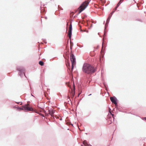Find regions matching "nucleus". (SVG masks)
<instances>
[{
    "label": "nucleus",
    "mask_w": 146,
    "mask_h": 146,
    "mask_svg": "<svg viewBox=\"0 0 146 146\" xmlns=\"http://www.w3.org/2000/svg\"><path fill=\"white\" fill-rule=\"evenodd\" d=\"M86 32L87 33H88V31H87Z\"/></svg>",
    "instance_id": "obj_36"
},
{
    "label": "nucleus",
    "mask_w": 146,
    "mask_h": 146,
    "mask_svg": "<svg viewBox=\"0 0 146 146\" xmlns=\"http://www.w3.org/2000/svg\"><path fill=\"white\" fill-rule=\"evenodd\" d=\"M82 143L84 145L82 144L81 146H92L91 145L88 144L86 140L82 142Z\"/></svg>",
    "instance_id": "obj_10"
},
{
    "label": "nucleus",
    "mask_w": 146,
    "mask_h": 146,
    "mask_svg": "<svg viewBox=\"0 0 146 146\" xmlns=\"http://www.w3.org/2000/svg\"><path fill=\"white\" fill-rule=\"evenodd\" d=\"M109 111H110V113L112 115V116L113 117L114 115L113 114H112V113H111V111H110L111 110V109H110V108L109 107Z\"/></svg>",
    "instance_id": "obj_20"
},
{
    "label": "nucleus",
    "mask_w": 146,
    "mask_h": 146,
    "mask_svg": "<svg viewBox=\"0 0 146 146\" xmlns=\"http://www.w3.org/2000/svg\"><path fill=\"white\" fill-rule=\"evenodd\" d=\"M73 84H74V90H75V85H74V83H73Z\"/></svg>",
    "instance_id": "obj_31"
},
{
    "label": "nucleus",
    "mask_w": 146,
    "mask_h": 146,
    "mask_svg": "<svg viewBox=\"0 0 146 146\" xmlns=\"http://www.w3.org/2000/svg\"><path fill=\"white\" fill-rule=\"evenodd\" d=\"M82 70L83 72L87 74H91L96 71V68H95L91 64L84 63L83 65Z\"/></svg>",
    "instance_id": "obj_1"
},
{
    "label": "nucleus",
    "mask_w": 146,
    "mask_h": 146,
    "mask_svg": "<svg viewBox=\"0 0 146 146\" xmlns=\"http://www.w3.org/2000/svg\"><path fill=\"white\" fill-rule=\"evenodd\" d=\"M29 105L28 104H27L23 106V110L25 112L29 111H34V110L32 107L28 106Z\"/></svg>",
    "instance_id": "obj_4"
},
{
    "label": "nucleus",
    "mask_w": 146,
    "mask_h": 146,
    "mask_svg": "<svg viewBox=\"0 0 146 146\" xmlns=\"http://www.w3.org/2000/svg\"><path fill=\"white\" fill-rule=\"evenodd\" d=\"M17 110L19 111L23 110V107H19L17 106Z\"/></svg>",
    "instance_id": "obj_14"
},
{
    "label": "nucleus",
    "mask_w": 146,
    "mask_h": 146,
    "mask_svg": "<svg viewBox=\"0 0 146 146\" xmlns=\"http://www.w3.org/2000/svg\"><path fill=\"white\" fill-rule=\"evenodd\" d=\"M104 38H103V42H104ZM103 45H104V42H103L102 43V49H103Z\"/></svg>",
    "instance_id": "obj_24"
},
{
    "label": "nucleus",
    "mask_w": 146,
    "mask_h": 146,
    "mask_svg": "<svg viewBox=\"0 0 146 146\" xmlns=\"http://www.w3.org/2000/svg\"><path fill=\"white\" fill-rule=\"evenodd\" d=\"M60 120H62V118H61L60 119Z\"/></svg>",
    "instance_id": "obj_35"
},
{
    "label": "nucleus",
    "mask_w": 146,
    "mask_h": 146,
    "mask_svg": "<svg viewBox=\"0 0 146 146\" xmlns=\"http://www.w3.org/2000/svg\"><path fill=\"white\" fill-rule=\"evenodd\" d=\"M144 145L145 146V144H144Z\"/></svg>",
    "instance_id": "obj_38"
},
{
    "label": "nucleus",
    "mask_w": 146,
    "mask_h": 146,
    "mask_svg": "<svg viewBox=\"0 0 146 146\" xmlns=\"http://www.w3.org/2000/svg\"><path fill=\"white\" fill-rule=\"evenodd\" d=\"M17 70L18 71V74L21 78H22L24 76L26 78V76L25 74V69L23 66H18L17 68Z\"/></svg>",
    "instance_id": "obj_2"
},
{
    "label": "nucleus",
    "mask_w": 146,
    "mask_h": 146,
    "mask_svg": "<svg viewBox=\"0 0 146 146\" xmlns=\"http://www.w3.org/2000/svg\"><path fill=\"white\" fill-rule=\"evenodd\" d=\"M44 113L45 114H47V113L46 112V111H44Z\"/></svg>",
    "instance_id": "obj_29"
},
{
    "label": "nucleus",
    "mask_w": 146,
    "mask_h": 146,
    "mask_svg": "<svg viewBox=\"0 0 146 146\" xmlns=\"http://www.w3.org/2000/svg\"><path fill=\"white\" fill-rule=\"evenodd\" d=\"M17 107L16 106H13V108H17Z\"/></svg>",
    "instance_id": "obj_27"
},
{
    "label": "nucleus",
    "mask_w": 146,
    "mask_h": 146,
    "mask_svg": "<svg viewBox=\"0 0 146 146\" xmlns=\"http://www.w3.org/2000/svg\"><path fill=\"white\" fill-rule=\"evenodd\" d=\"M142 119L143 120L146 121V117H145L143 118Z\"/></svg>",
    "instance_id": "obj_25"
},
{
    "label": "nucleus",
    "mask_w": 146,
    "mask_h": 146,
    "mask_svg": "<svg viewBox=\"0 0 146 146\" xmlns=\"http://www.w3.org/2000/svg\"><path fill=\"white\" fill-rule=\"evenodd\" d=\"M108 23L106 22V25H105V29H104L105 33H104V35H106L105 30H106V28L108 27Z\"/></svg>",
    "instance_id": "obj_16"
},
{
    "label": "nucleus",
    "mask_w": 146,
    "mask_h": 146,
    "mask_svg": "<svg viewBox=\"0 0 146 146\" xmlns=\"http://www.w3.org/2000/svg\"><path fill=\"white\" fill-rule=\"evenodd\" d=\"M70 59L72 63L71 72L73 71L74 68V65L76 64V58L73 54H71L70 55Z\"/></svg>",
    "instance_id": "obj_5"
},
{
    "label": "nucleus",
    "mask_w": 146,
    "mask_h": 146,
    "mask_svg": "<svg viewBox=\"0 0 146 146\" xmlns=\"http://www.w3.org/2000/svg\"><path fill=\"white\" fill-rule=\"evenodd\" d=\"M89 2L90 1L87 2L86 1H85L84 2L81 4L80 6L78 8L79 12L77 14V15L80 13L82 11H83L86 8L88 5Z\"/></svg>",
    "instance_id": "obj_3"
},
{
    "label": "nucleus",
    "mask_w": 146,
    "mask_h": 146,
    "mask_svg": "<svg viewBox=\"0 0 146 146\" xmlns=\"http://www.w3.org/2000/svg\"><path fill=\"white\" fill-rule=\"evenodd\" d=\"M73 43L71 40H70V46H73Z\"/></svg>",
    "instance_id": "obj_21"
},
{
    "label": "nucleus",
    "mask_w": 146,
    "mask_h": 146,
    "mask_svg": "<svg viewBox=\"0 0 146 146\" xmlns=\"http://www.w3.org/2000/svg\"><path fill=\"white\" fill-rule=\"evenodd\" d=\"M16 103L18 104H19L20 103H21V104H20V105H21L22 104V102H16Z\"/></svg>",
    "instance_id": "obj_22"
},
{
    "label": "nucleus",
    "mask_w": 146,
    "mask_h": 146,
    "mask_svg": "<svg viewBox=\"0 0 146 146\" xmlns=\"http://www.w3.org/2000/svg\"><path fill=\"white\" fill-rule=\"evenodd\" d=\"M66 65L68 68H69L70 67V64L69 62H67V64H66Z\"/></svg>",
    "instance_id": "obj_18"
},
{
    "label": "nucleus",
    "mask_w": 146,
    "mask_h": 146,
    "mask_svg": "<svg viewBox=\"0 0 146 146\" xmlns=\"http://www.w3.org/2000/svg\"><path fill=\"white\" fill-rule=\"evenodd\" d=\"M46 116H48V114L47 113V114H45Z\"/></svg>",
    "instance_id": "obj_33"
},
{
    "label": "nucleus",
    "mask_w": 146,
    "mask_h": 146,
    "mask_svg": "<svg viewBox=\"0 0 146 146\" xmlns=\"http://www.w3.org/2000/svg\"><path fill=\"white\" fill-rule=\"evenodd\" d=\"M48 112L49 114H50L52 116H53V114L55 113V110L52 108L48 109Z\"/></svg>",
    "instance_id": "obj_9"
},
{
    "label": "nucleus",
    "mask_w": 146,
    "mask_h": 146,
    "mask_svg": "<svg viewBox=\"0 0 146 146\" xmlns=\"http://www.w3.org/2000/svg\"><path fill=\"white\" fill-rule=\"evenodd\" d=\"M45 18H46V19H47V17H46Z\"/></svg>",
    "instance_id": "obj_40"
},
{
    "label": "nucleus",
    "mask_w": 146,
    "mask_h": 146,
    "mask_svg": "<svg viewBox=\"0 0 146 146\" xmlns=\"http://www.w3.org/2000/svg\"><path fill=\"white\" fill-rule=\"evenodd\" d=\"M92 95V94H90L89 95H88V96H91Z\"/></svg>",
    "instance_id": "obj_34"
},
{
    "label": "nucleus",
    "mask_w": 146,
    "mask_h": 146,
    "mask_svg": "<svg viewBox=\"0 0 146 146\" xmlns=\"http://www.w3.org/2000/svg\"><path fill=\"white\" fill-rule=\"evenodd\" d=\"M117 8H116V7L114 9L113 11L110 13L108 17L106 20V22L107 23H108L109 22L110 20L111 19V17L113 14L115 12V11L117 9Z\"/></svg>",
    "instance_id": "obj_7"
},
{
    "label": "nucleus",
    "mask_w": 146,
    "mask_h": 146,
    "mask_svg": "<svg viewBox=\"0 0 146 146\" xmlns=\"http://www.w3.org/2000/svg\"><path fill=\"white\" fill-rule=\"evenodd\" d=\"M68 99H69V100H70V103H72V102L71 101V100H70V98L69 97L68 98Z\"/></svg>",
    "instance_id": "obj_28"
},
{
    "label": "nucleus",
    "mask_w": 146,
    "mask_h": 146,
    "mask_svg": "<svg viewBox=\"0 0 146 146\" xmlns=\"http://www.w3.org/2000/svg\"><path fill=\"white\" fill-rule=\"evenodd\" d=\"M35 112V113H38V112H36V111H34ZM38 114L40 115L41 116H42V117H44V115L43 114H42V113H39Z\"/></svg>",
    "instance_id": "obj_17"
},
{
    "label": "nucleus",
    "mask_w": 146,
    "mask_h": 146,
    "mask_svg": "<svg viewBox=\"0 0 146 146\" xmlns=\"http://www.w3.org/2000/svg\"><path fill=\"white\" fill-rule=\"evenodd\" d=\"M75 92H74V94H73L72 95V98H73L75 95Z\"/></svg>",
    "instance_id": "obj_26"
},
{
    "label": "nucleus",
    "mask_w": 146,
    "mask_h": 146,
    "mask_svg": "<svg viewBox=\"0 0 146 146\" xmlns=\"http://www.w3.org/2000/svg\"><path fill=\"white\" fill-rule=\"evenodd\" d=\"M81 94V92L79 93L78 94V97H79V95H80V94Z\"/></svg>",
    "instance_id": "obj_30"
},
{
    "label": "nucleus",
    "mask_w": 146,
    "mask_h": 146,
    "mask_svg": "<svg viewBox=\"0 0 146 146\" xmlns=\"http://www.w3.org/2000/svg\"><path fill=\"white\" fill-rule=\"evenodd\" d=\"M39 64L41 66H43L44 65V62L41 60H40L39 62Z\"/></svg>",
    "instance_id": "obj_12"
},
{
    "label": "nucleus",
    "mask_w": 146,
    "mask_h": 146,
    "mask_svg": "<svg viewBox=\"0 0 146 146\" xmlns=\"http://www.w3.org/2000/svg\"><path fill=\"white\" fill-rule=\"evenodd\" d=\"M110 100L112 103L115 104L116 106H117V99L114 96L110 97Z\"/></svg>",
    "instance_id": "obj_6"
},
{
    "label": "nucleus",
    "mask_w": 146,
    "mask_h": 146,
    "mask_svg": "<svg viewBox=\"0 0 146 146\" xmlns=\"http://www.w3.org/2000/svg\"><path fill=\"white\" fill-rule=\"evenodd\" d=\"M68 41H69V39L68 40Z\"/></svg>",
    "instance_id": "obj_39"
},
{
    "label": "nucleus",
    "mask_w": 146,
    "mask_h": 146,
    "mask_svg": "<svg viewBox=\"0 0 146 146\" xmlns=\"http://www.w3.org/2000/svg\"><path fill=\"white\" fill-rule=\"evenodd\" d=\"M136 21H139L141 22H142V20L140 19H136Z\"/></svg>",
    "instance_id": "obj_19"
},
{
    "label": "nucleus",
    "mask_w": 146,
    "mask_h": 146,
    "mask_svg": "<svg viewBox=\"0 0 146 146\" xmlns=\"http://www.w3.org/2000/svg\"><path fill=\"white\" fill-rule=\"evenodd\" d=\"M69 30L68 33V35L70 38H71L72 35V23H71L69 25Z\"/></svg>",
    "instance_id": "obj_8"
},
{
    "label": "nucleus",
    "mask_w": 146,
    "mask_h": 146,
    "mask_svg": "<svg viewBox=\"0 0 146 146\" xmlns=\"http://www.w3.org/2000/svg\"><path fill=\"white\" fill-rule=\"evenodd\" d=\"M63 56L65 59H69V55H68V54L67 53V54H66V56H65L64 55H63Z\"/></svg>",
    "instance_id": "obj_13"
},
{
    "label": "nucleus",
    "mask_w": 146,
    "mask_h": 146,
    "mask_svg": "<svg viewBox=\"0 0 146 146\" xmlns=\"http://www.w3.org/2000/svg\"><path fill=\"white\" fill-rule=\"evenodd\" d=\"M103 84L104 87L107 90L108 88V86L106 83L105 82H103Z\"/></svg>",
    "instance_id": "obj_15"
},
{
    "label": "nucleus",
    "mask_w": 146,
    "mask_h": 146,
    "mask_svg": "<svg viewBox=\"0 0 146 146\" xmlns=\"http://www.w3.org/2000/svg\"><path fill=\"white\" fill-rule=\"evenodd\" d=\"M43 39V41L46 44L47 43V42L46 41V40L44 39Z\"/></svg>",
    "instance_id": "obj_23"
},
{
    "label": "nucleus",
    "mask_w": 146,
    "mask_h": 146,
    "mask_svg": "<svg viewBox=\"0 0 146 146\" xmlns=\"http://www.w3.org/2000/svg\"><path fill=\"white\" fill-rule=\"evenodd\" d=\"M72 46H70V50H71L72 49Z\"/></svg>",
    "instance_id": "obj_32"
},
{
    "label": "nucleus",
    "mask_w": 146,
    "mask_h": 146,
    "mask_svg": "<svg viewBox=\"0 0 146 146\" xmlns=\"http://www.w3.org/2000/svg\"><path fill=\"white\" fill-rule=\"evenodd\" d=\"M73 126V124H71Z\"/></svg>",
    "instance_id": "obj_37"
},
{
    "label": "nucleus",
    "mask_w": 146,
    "mask_h": 146,
    "mask_svg": "<svg viewBox=\"0 0 146 146\" xmlns=\"http://www.w3.org/2000/svg\"><path fill=\"white\" fill-rule=\"evenodd\" d=\"M123 1V0H120L119 2L117 4V5L116 6V8H117L119 6V5L121 4V3H122Z\"/></svg>",
    "instance_id": "obj_11"
}]
</instances>
